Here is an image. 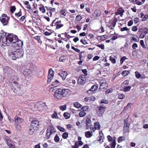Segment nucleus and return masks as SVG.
<instances>
[{"instance_id": "nucleus-30", "label": "nucleus", "mask_w": 148, "mask_h": 148, "mask_svg": "<svg viewBox=\"0 0 148 148\" xmlns=\"http://www.w3.org/2000/svg\"><path fill=\"white\" fill-rule=\"evenodd\" d=\"M135 75L137 79H139L141 77L143 78V77H141V75L138 71H136L135 73Z\"/></svg>"}, {"instance_id": "nucleus-43", "label": "nucleus", "mask_w": 148, "mask_h": 148, "mask_svg": "<svg viewBox=\"0 0 148 148\" xmlns=\"http://www.w3.org/2000/svg\"><path fill=\"white\" fill-rule=\"evenodd\" d=\"M125 139V138L123 136L120 137L119 138L118 140V143H120L122 141H123Z\"/></svg>"}, {"instance_id": "nucleus-34", "label": "nucleus", "mask_w": 148, "mask_h": 148, "mask_svg": "<svg viewBox=\"0 0 148 148\" xmlns=\"http://www.w3.org/2000/svg\"><path fill=\"white\" fill-rule=\"evenodd\" d=\"M86 114V112L84 111H82L80 112L79 114L80 117H83Z\"/></svg>"}, {"instance_id": "nucleus-57", "label": "nucleus", "mask_w": 148, "mask_h": 148, "mask_svg": "<svg viewBox=\"0 0 148 148\" xmlns=\"http://www.w3.org/2000/svg\"><path fill=\"white\" fill-rule=\"evenodd\" d=\"M16 10V8L14 6H11L10 7V11L12 13H13Z\"/></svg>"}, {"instance_id": "nucleus-64", "label": "nucleus", "mask_w": 148, "mask_h": 148, "mask_svg": "<svg viewBox=\"0 0 148 148\" xmlns=\"http://www.w3.org/2000/svg\"><path fill=\"white\" fill-rule=\"evenodd\" d=\"M72 49L74 50L75 51L78 52H80V50L77 48H75V47L73 46L71 47Z\"/></svg>"}, {"instance_id": "nucleus-55", "label": "nucleus", "mask_w": 148, "mask_h": 148, "mask_svg": "<svg viewBox=\"0 0 148 148\" xmlns=\"http://www.w3.org/2000/svg\"><path fill=\"white\" fill-rule=\"evenodd\" d=\"M126 59V58L125 56H123L122 57L120 60V63L121 64H122L123 63V62Z\"/></svg>"}, {"instance_id": "nucleus-4", "label": "nucleus", "mask_w": 148, "mask_h": 148, "mask_svg": "<svg viewBox=\"0 0 148 148\" xmlns=\"http://www.w3.org/2000/svg\"><path fill=\"white\" fill-rule=\"evenodd\" d=\"M22 86L19 85H17L12 86V89L14 93L18 95H21L23 93V91L22 87Z\"/></svg>"}, {"instance_id": "nucleus-3", "label": "nucleus", "mask_w": 148, "mask_h": 148, "mask_svg": "<svg viewBox=\"0 0 148 148\" xmlns=\"http://www.w3.org/2000/svg\"><path fill=\"white\" fill-rule=\"evenodd\" d=\"M71 94V91L69 89L60 88L55 91L53 96L56 99H60L63 97H68Z\"/></svg>"}, {"instance_id": "nucleus-40", "label": "nucleus", "mask_w": 148, "mask_h": 148, "mask_svg": "<svg viewBox=\"0 0 148 148\" xmlns=\"http://www.w3.org/2000/svg\"><path fill=\"white\" fill-rule=\"evenodd\" d=\"M55 25L56 26V29H59L62 27L64 25L63 24H56L55 23Z\"/></svg>"}, {"instance_id": "nucleus-35", "label": "nucleus", "mask_w": 148, "mask_h": 148, "mask_svg": "<svg viewBox=\"0 0 148 148\" xmlns=\"http://www.w3.org/2000/svg\"><path fill=\"white\" fill-rule=\"evenodd\" d=\"M16 128L18 130H20L21 128V126L20 124L16 123H14Z\"/></svg>"}, {"instance_id": "nucleus-53", "label": "nucleus", "mask_w": 148, "mask_h": 148, "mask_svg": "<svg viewBox=\"0 0 148 148\" xmlns=\"http://www.w3.org/2000/svg\"><path fill=\"white\" fill-rule=\"evenodd\" d=\"M140 44L141 46L144 48H146V47H145L144 44V42L143 40H140Z\"/></svg>"}, {"instance_id": "nucleus-54", "label": "nucleus", "mask_w": 148, "mask_h": 148, "mask_svg": "<svg viewBox=\"0 0 148 148\" xmlns=\"http://www.w3.org/2000/svg\"><path fill=\"white\" fill-rule=\"evenodd\" d=\"M132 42L134 41L135 42H138V41L139 39H138L137 38L135 37H132L131 39Z\"/></svg>"}, {"instance_id": "nucleus-61", "label": "nucleus", "mask_w": 148, "mask_h": 148, "mask_svg": "<svg viewBox=\"0 0 148 148\" xmlns=\"http://www.w3.org/2000/svg\"><path fill=\"white\" fill-rule=\"evenodd\" d=\"M138 28L136 26H133L132 27V30L133 31L136 32Z\"/></svg>"}, {"instance_id": "nucleus-2", "label": "nucleus", "mask_w": 148, "mask_h": 148, "mask_svg": "<svg viewBox=\"0 0 148 148\" xmlns=\"http://www.w3.org/2000/svg\"><path fill=\"white\" fill-rule=\"evenodd\" d=\"M8 54L9 58L14 60L17 58H21L23 57L24 54V50L19 48L14 47L13 46L8 48Z\"/></svg>"}, {"instance_id": "nucleus-52", "label": "nucleus", "mask_w": 148, "mask_h": 148, "mask_svg": "<svg viewBox=\"0 0 148 148\" xmlns=\"http://www.w3.org/2000/svg\"><path fill=\"white\" fill-rule=\"evenodd\" d=\"M54 140L55 142H58L59 141L60 138L57 135H56L55 136L54 138Z\"/></svg>"}, {"instance_id": "nucleus-22", "label": "nucleus", "mask_w": 148, "mask_h": 148, "mask_svg": "<svg viewBox=\"0 0 148 148\" xmlns=\"http://www.w3.org/2000/svg\"><path fill=\"white\" fill-rule=\"evenodd\" d=\"M107 36L106 35L98 36L97 37V39L99 40L104 41L107 38Z\"/></svg>"}, {"instance_id": "nucleus-18", "label": "nucleus", "mask_w": 148, "mask_h": 148, "mask_svg": "<svg viewBox=\"0 0 148 148\" xmlns=\"http://www.w3.org/2000/svg\"><path fill=\"white\" fill-rule=\"evenodd\" d=\"M32 73V71L28 69H24L23 72V74L25 76H28Z\"/></svg>"}, {"instance_id": "nucleus-29", "label": "nucleus", "mask_w": 148, "mask_h": 148, "mask_svg": "<svg viewBox=\"0 0 148 148\" xmlns=\"http://www.w3.org/2000/svg\"><path fill=\"white\" fill-rule=\"evenodd\" d=\"M51 116L53 119H59V117L58 116L57 113L56 112H54V113L51 115Z\"/></svg>"}, {"instance_id": "nucleus-31", "label": "nucleus", "mask_w": 148, "mask_h": 148, "mask_svg": "<svg viewBox=\"0 0 148 148\" xmlns=\"http://www.w3.org/2000/svg\"><path fill=\"white\" fill-rule=\"evenodd\" d=\"M6 140L7 141V144L8 146L13 144L12 141L10 138H6Z\"/></svg>"}, {"instance_id": "nucleus-1", "label": "nucleus", "mask_w": 148, "mask_h": 148, "mask_svg": "<svg viewBox=\"0 0 148 148\" xmlns=\"http://www.w3.org/2000/svg\"><path fill=\"white\" fill-rule=\"evenodd\" d=\"M10 44L14 47L19 48L23 46V41L18 40L16 35L4 33L3 35L1 36L0 38V44L5 46L9 45Z\"/></svg>"}, {"instance_id": "nucleus-63", "label": "nucleus", "mask_w": 148, "mask_h": 148, "mask_svg": "<svg viewBox=\"0 0 148 148\" xmlns=\"http://www.w3.org/2000/svg\"><path fill=\"white\" fill-rule=\"evenodd\" d=\"M121 30L122 32L124 31H127L129 30V29L126 27H124L123 28H121Z\"/></svg>"}, {"instance_id": "nucleus-59", "label": "nucleus", "mask_w": 148, "mask_h": 148, "mask_svg": "<svg viewBox=\"0 0 148 148\" xmlns=\"http://www.w3.org/2000/svg\"><path fill=\"white\" fill-rule=\"evenodd\" d=\"M134 21L135 24L137 23L139 21V19L138 18L136 17L134 18Z\"/></svg>"}, {"instance_id": "nucleus-27", "label": "nucleus", "mask_w": 148, "mask_h": 148, "mask_svg": "<svg viewBox=\"0 0 148 148\" xmlns=\"http://www.w3.org/2000/svg\"><path fill=\"white\" fill-rule=\"evenodd\" d=\"M59 84V81L57 80H55L54 82L52 83L51 85L54 87H55L58 86Z\"/></svg>"}, {"instance_id": "nucleus-25", "label": "nucleus", "mask_w": 148, "mask_h": 148, "mask_svg": "<svg viewBox=\"0 0 148 148\" xmlns=\"http://www.w3.org/2000/svg\"><path fill=\"white\" fill-rule=\"evenodd\" d=\"M101 14V12L100 10H95L94 12L93 15L95 16H99Z\"/></svg>"}, {"instance_id": "nucleus-60", "label": "nucleus", "mask_w": 148, "mask_h": 148, "mask_svg": "<svg viewBox=\"0 0 148 148\" xmlns=\"http://www.w3.org/2000/svg\"><path fill=\"white\" fill-rule=\"evenodd\" d=\"M97 46L100 48H101L102 49H103L104 48V45L103 44H101L100 45L99 44L97 45Z\"/></svg>"}, {"instance_id": "nucleus-36", "label": "nucleus", "mask_w": 148, "mask_h": 148, "mask_svg": "<svg viewBox=\"0 0 148 148\" xmlns=\"http://www.w3.org/2000/svg\"><path fill=\"white\" fill-rule=\"evenodd\" d=\"M63 115L66 119H68L70 117V114L67 112H65Z\"/></svg>"}, {"instance_id": "nucleus-39", "label": "nucleus", "mask_w": 148, "mask_h": 148, "mask_svg": "<svg viewBox=\"0 0 148 148\" xmlns=\"http://www.w3.org/2000/svg\"><path fill=\"white\" fill-rule=\"evenodd\" d=\"M15 14L16 16L17 17L20 16L22 15L21 9L20 10V11L18 12L15 13Z\"/></svg>"}, {"instance_id": "nucleus-62", "label": "nucleus", "mask_w": 148, "mask_h": 148, "mask_svg": "<svg viewBox=\"0 0 148 148\" xmlns=\"http://www.w3.org/2000/svg\"><path fill=\"white\" fill-rule=\"evenodd\" d=\"M148 19V15H145L143 17L142 21H146L147 19Z\"/></svg>"}, {"instance_id": "nucleus-5", "label": "nucleus", "mask_w": 148, "mask_h": 148, "mask_svg": "<svg viewBox=\"0 0 148 148\" xmlns=\"http://www.w3.org/2000/svg\"><path fill=\"white\" fill-rule=\"evenodd\" d=\"M34 108L36 110L40 111L46 109L47 106L45 103L42 101H40L36 103L34 106Z\"/></svg>"}, {"instance_id": "nucleus-49", "label": "nucleus", "mask_w": 148, "mask_h": 148, "mask_svg": "<svg viewBox=\"0 0 148 148\" xmlns=\"http://www.w3.org/2000/svg\"><path fill=\"white\" fill-rule=\"evenodd\" d=\"M39 10L42 13H44L45 12V9L44 6L40 7Z\"/></svg>"}, {"instance_id": "nucleus-23", "label": "nucleus", "mask_w": 148, "mask_h": 148, "mask_svg": "<svg viewBox=\"0 0 148 148\" xmlns=\"http://www.w3.org/2000/svg\"><path fill=\"white\" fill-rule=\"evenodd\" d=\"M50 130H49V136L51 134H52L56 132L55 130L53 127H50ZM48 131V130H47V135L49 133V132H47Z\"/></svg>"}, {"instance_id": "nucleus-56", "label": "nucleus", "mask_w": 148, "mask_h": 148, "mask_svg": "<svg viewBox=\"0 0 148 148\" xmlns=\"http://www.w3.org/2000/svg\"><path fill=\"white\" fill-rule=\"evenodd\" d=\"M82 19V16L79 15H77L76 17V20L77 21H80Z\"/></svg>"}, {"instance_id": "nucleus-37", "label": "nucleus", "mask_w": 148, "mask_h": 148, "mask_svg": "<svg viewBox=\"0 0 148 148\" xmlns=\"http://www.w3.org/2000/svg\"><path fill=\"white\" fill-rule=\"evenodd\" d=\"M130 73V72L127 71H123L122 75L123 76H126Z\"/></svg>"}, {"instance_id": "nucleus-7", "label": "nucleus", "mask_w": 148, "mask_h": 148, "mask_svg": "<svg viewBox=\"0 0 148 148\" xmlns=\"http://www.w3.org/2000/svg\"><path fill=\"white\" fill-rule=\"evenodd\" d=\"M19 81V78L16 76L14 75L11 77V81L12 83V86L18 84Z\"/></svg>"}, {"instance_id": "nucleus-32", "label": "nucleus", "mask_w": 148, "mask_h": 148, "mask_svg": "<svg viewBox=\"0 0 148 148\" xmlns=\"http://www.w3.org/2000/svg\"><path fill=\"white\" fill-rule=\"evenodd\" d=\"M82 138L79 136L78 138V146H81L83 145V143L81 141Z\"/></svg>"}, {"instance_id": "nucleus-28", "label": "nucleus", "mask_w": 148, "mask_h": 148, "mask_svg": "<svg viewBox=\"0 0 148 148\" xmlns=\"http://www.w3.org/2000/svg\"><path fill=\"white\" fill-rule=\"evenodd\" d=\"M94 126L95 129L97 130H99L100 127V124L98 122L95 123Z\"/></svg>"}, {"instance_id": "nucleus-21", "label": "nucleus", "mask_w": 148, "mask_h": 148, "mask_svg": "<svg viewBox=\"0 0 148 148\" xmlns=\"http://www.w3.org/2000/svg\"><path fill=\"white\" fill-rule=\"evenodd\" d=\"M108 86V84L105 82H101L100 88L101 89H106Z\"/></svg>"}, {"instance_id": "nucleus-17", "label": "nucleus", "mask_w": 148, "mask_h": 148, "mask_svg": "<svg viewBox=\"0 0 148 148\" xmlns=\"http://www.w3.org/2000/svg\"><path fill=\"white\" fill-rule=\"evenodd\" d=\"M58 75L60 76L62 79H64L68 75V73L65 71H61L58 74Z\"/></svg>"}, {"instance_id": "nucleus-50", "label": "nucleus", "mask_w": 148, "mask_h": 148, "mask_svg": "<svg viewBox=\"0 0 148 148\" xmlns=\"http://www.w3.org/2000/svg\"><path fill=\"white\" fill-rule=\"evenodd\" d=\"M58 129L60 131L64 132L65 131V129L63 127H61L60 126H58L57 127Z\"/></svg>"}, {"instance_id": "nucleus-8", "label": "nucleus", "mask_w": 148, "mask_h": 148, "mask_svg": "<svg viewBox=\"0 0 148 148\" xmlns=\"http://www.w3.org/2000/svg\"><path fill=\"white\" fill-rule=\"evenodd\" d=\"M105 108L104 106L97 107V113L99 116H100L103 114L105 111Z\"/></svg>"}, {"instance_id": "nucleus-20", "label": "nucleus", "mask_w": 148, "mask_h": 148, "mask_svg": "<svg viewBox=\"0 0 148 148\" xmlns=\"http://www.w3.org/2000/svg\"><path fill=\"white\" fill-rule=\"evenodd\" d=\"M97 86L95 85H93L91 87V89L87 91V92L89 94H91L97 90Z\"/></svg>"}, {"instance_id": "nucleus-47", "label": "nucleus", "mask_w": 148, "mask_h": 148, "mask_svg": "<svg viewBox=\"0 0 148 148\" xmlns=\"http://www.w3.org/2000/svg\"><path fill=\"white\" fill-rule=\"evenodd\" d=\"M66 10L65 9H63L60 11L61 14L64 16H66V14L65 13Z\"/></svg>"}, {"instance_id": "nucleus-26", "label": "nucleus", "mask_w": 148, "mask_h": 148, "mask_svg": "<svg viewBox=\"0 0 148 148\" xmlns=\"http://www.w3.org/2000/svg\"><path fill=\"white\" fill-rule=\"evenodd\" d=\"M92 133L90 131H88L86 132L85 133V136L87 138H90L92 137Z\"/></svg>"}, {"instance_id": "nucleus-11", "label": "nucleus", "mask_w": 148, "mask_h": 148, "mask_svg": "<svg viewBox=\"0 0 148 148\" xmlns=\"http://www.w3.org/2000/svg\"><path fill=\"white\" fill-rule=\"evenodd\" d=\"M86 78L84 76H80L77 80L78 84L80 85H82L85 82Z\"/></svg>"}, {"instance_id": "nucleus-16", "label": "nucleus", "mask_w": 148, "mask_h": 148, "mask_svg": "<svg viewBox=\"0 0 148 148\" xmlns=\"http://www.w3.org/2000/svg\"><path fill=\"white\" fill-rule=\"evenodd\" d=\"M39 122L37 121H32L31 126L37 128V129H38L39 127Z\"/></svg>"}, {"instance_id": "nucleus-42", "label": "nucleus", "mask_w": 148, "mask_h": 148, "mask_svg": "<svg viewBox=\"0 0 148 148\" xmlns=\"http://www.w3.org/2000/svg\"><path fill=\"white\" fill-rule=\"evenodd\" d=\"M73 105L75 107L78 108L81 107V105L77 102L74 103Z\"/></svg>"}, {"instance_id": "nucleus-19", "label": "nucleus", "mask_w": 148, "mask_h": 148, "mask_svg": "<svg viewBox=\"0 0 148 148\" xmlns=\"http://www.w3.org/2000/svg\"><path fill=\"white\" fill-rule=\"evenodd\" d=\"M37 130H38L37 129V128H36L35 127L34 128V127H33L30 125L29 131V133L30 134H32L35 133Z\"/></svg>"}, {"instance_id": "nucleus-48", "label": "nucleus", "mask_w": 148, "mask_h": 148, "mask_svg": "<svg viewBox=\"0 0 148 148\" xmlns=\"http://www.w3.org/2000/svg\"><path fill=\"white\" fill-rule=\"evenodd\" d=\"M116 141L115 140L112 141V143L111 144V148H115L116 145Z\"/></svg>"}, {"instance_id": "nucleus-24", "label": "nucleus", "mask_w": 148, "mask_h": 148, "mask_svg": "<svg viewBox=\"0 0 148 148\" xmlns=\"http://www.w3.org/2000/svg\"><path fill=\"white\" fill-rule=\"evenodd\" d=\"M86 125H91L92 123L90 118L89 116L87 117L86 120Z\"/></svg>"}, {"instance_id": "nucleus-41", "label": "nucleus", "mask_w": 148, "mask_h": 148, "mask_svg": "<svg viewBox=\"0 0 148 148\" xmlns=\"http://www.w3.org/2000/svg\"><path fill=\"white\" fill-rule=\"evenodd\" d=\"M34 38L38 40V42L42 43V42L40 39V37L39 36H36L34 37Z\"/></svg>"}, {"instance_id": "nucleus-14", "label": "nucleus", "mask_w": 148, "mask_h": 148, "mask_svg": "<svg viewBox=\"0 0 148 148\" xmlns=\"http://www.w3.org/2000/svg\"><path fill=\"white\" fill-rule=\"evenodd\" d=\"M125 10L122 8H120L118 9L117 11L115 13V14L116 15H120V16L122 17Z\"/></svg>"}, {"instance_id": "nucleus-12", "label": "nucleus", "mask_w": 148, "mask_h": 148, "mask_svg": "<svg viewBox=\"0 0 148 148\" xmlns=\"http://www.w3.org/2000/svg\"><path fill=\"white\" fill-rule=\"evenodd\" d=\"M14 123H21L24 122V120L17 116H15L14 117Z\"/></svg>"}, {"instance_id": "nucleus-51", "label": "nucleus", "mask_w": 148, "mask_h": 148, "mask_svg": "<svg viewBox=\"0 0 148 148\" xmlns=\"http://www.w3.org/2000/svg\"><path fill=\"white\" fill-rule=\"evenodd\" d=\"M110 59L112 63L114 64L116 63V61L115 59L113 57L110 56Z\"/></svg>"}, {"instance_id": "nucleus-45", "label": "nucleus", "mask_w": 148, "mask_h": 148, "mask_svg": "<svg viewBox=\"0 0 148 148\" xmlns=\"http://www.w3.org/2000/svg\"><path fill=\"white\" fill-rule=\"evenodd\" d=\"M68 133L67 132H64L62 135V138L64 139H66L68 137Z\"/></svg>"}, {"instance_id": "nucleus-33", "label": "nucleus", "mask_w": 148, "mask_h": 148, "mask_svg": "<svg viewBox=\"0 0 148 148\" xmlns=\"http://www.w3.org/2000/svg\"><path fill=\"white\" fill-rule=\"evenodd\" d=\"M131 88V87L130 86H127L123 88V91L125 92H126L129 91Z\"/></svg>"}, {"instance_id": "nucleus-44", "label": "nucleus", "mask_w": 148, "mask_h": 148, "mask_svg": "<svg viewBox=\"0 0 148 148\" xmlns=\"http://www.w3.org/2000/svg\"><path fill=\"white\" fill-rule=\"evenodd\" d=\"M125 96L123 94H119L118 98L120 99H122L125 98Z\"/></svg>"}, {"instance_id": "nucleus-38", "label": "nucleus", "mask_w": 148, "mask_h": 148, "mask_svg": "<svg viewBox=\"0 0 148 148\" xmlns=\"http://www.w3.org/2000/svg\"><path fill=\"white\" fill-rule=\"evenodd\" d=\"M60 109L62 111H64L66 109V105L65 104L64 105L60 106Z\"/></svg>"}, {"instance_id": "nucleus-9", "label": "nucleus", "mask_w": 148, "mask_h": 148, "mask_svg": "<svg viewBox=\"0 0 148 148\" xmlns=\"http://www.w3.org/2000/svg\"><path fill=\"white\" fill-rule=\"evenodd\" d=\"M54 71L52 69H50L49 70L47 80V82L48 83H50L51 81L54 76Z\"/></svg>"}, {"instance_id": "nucleus-10", "label": "nucleus", "mask_w": 148, "mask_h": 148, "mask_svg": "<svg viewBox=\"0 0 148 148\" xmlns=\"http://www.w3.org/2000/svg\"><path fill=\"white\" fill-rule=\"evenodd\" d=\"M128 118H126L124 120V131L125 132H127L129 131V128L130 125L128 121Z\"/></svg>"}, {"instance_id": "nucleus-58", "label": "nucleus", "mask_w": 148, "mask_h": 148, "mask_svg": "<svg viewBox=\"0 0 148 148\" xmlns=\"http://www.w3.org/2000/svg\"><path fill=\"white\" fill-rule=\"evenodd\" d=\"M65 59L63 56H61L59 58V61L60 62H64L65 61Z\"/></svg>"}, {"instance_id": "nucleus-13", "label": "nucleus", "mask_w": 148, "mask_h": 148, "mask_svg": "<svg viewBox=\"0 0 148 148\" xmlns=\"http://www.w3.org/2000/svg\"><path fill=\"white\" fill-rule=\"evenodd\" d=\"M131 2L134 3L138 5H141L143 4L145 1V0H142L140 1V0H129Z\"/></svg>"}, {"instance_id": "nucleus-6", "label": "nucleus", "mask_w": 148, "mask_h": 148, "mask_svg": "<svg viewBox=\"0 0 148 148\" xmlns=\"http://www.w3.org/2000/svg\"><path fill=\"white\" fill-rule=\"evenodd\" d=\"M10 18V17H8L6 14H3L0 17V21L3 25L5 26L8 24Z\"/></svg>"}, {"instance_id": "nucleus-46", "label": "nucleus", "mask_w": 148, "mask_h": 148, "mask_svg": "<svg viewBox=\"0 0 148 148\" xmlns=\"http://www.w3.org/2000/svg\"><path fill=\"white\" fill-rule=\"evenodd\" d=\"M50 12L49 13H50V16H52V13L55 11L56 9L55 8H51L49 9Z\"/></svg>"}, {"instance_id": "nucleus-15", "label": "nucleus", "mask_w": 148, "mask_h": 148, "mask_svg": "<svg viewBox=\"0 0 148 148\" xmlns=\"http://www.w3.org/2000/svg\"><path fill=\"white\" fill-rule=\"evenodd\" d=\"M3 71L5 73L10 74L12 72V70L10 67L5 66L3 69Z\"/></svg>"}]
</instances>
